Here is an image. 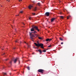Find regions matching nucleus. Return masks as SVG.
I'll list each match as a JSON object with an SVG mask.
<instances>
[{"instance_id":"nucleus-1","label":"nucleus","mask_w":76,"mask_h":76,"mask_svg":"<svg viewBox=\"0 0 76 76\" xmlns=\"http://www.w3.org/2000/svg\"><path fill=\"white\" fill-rule=\"evenodd\" d=\"M34 30L37 31H40V30L38 29V27L37 26H32V28H31V31L32 32H29L30 34V37L31 39L33 40V37H34L35 34H35L36 33V31H34Z\"/></svg>"},{"instance_id":"nucleus-2","label":"nucleus","mask_w":76,"mask_h":76,"mask_svg":"<svg viewBox=\"0 0 76 76\" xmlns=\"http://www.w3.org/2000/svg\"><path fill=\"white\" fill-rule=\"evenodd\" d=\"M37 44L36 43H34V45L35 46L39 47V46H40V48L43 49V45L42 44H39V42H37Z\"/></svg>"},{"instance_id":"nucleus-3","label":"nucleus","mask_w":76,"mask_h":76,"mask_svg":"<svg viewBox=\"0 0 76 76\" xmlns=\"http://www.w3.org/2000/svg\"><path fill=\"white\" fill-rule=\"evenodd\" d=\"M37 72L41 73V74H43V72H44V70L42 69H39L37 70Z\"/></svg>"},{"instance_id":"nucleus-4","label":"nucleus","mask_w":76,"mask_h":76,"mask_svg":"<svg viewBox=\"0 0 76 76\" xmlns=\"http://www.w3.org/2000/svg\"><path fill=\"white\" fill-rule=\"evenodd\" d=\"M50 15V13L49 12H46L45 13V16L47 17L49 16Z\"/></svg>"},{"instance_id":"nucleus-5","label":"nucleus","mask_w":76,"mask_h":76,"mask_svg":"<svg viewBox=\"0 0 76 76\" xmlns=\"http://www.w3.org/2000/svg\"><path fill=\"white\" fill-rule=\"evenodd\" d=\"M18 60V58H16L14 61H13V62H14V63H16V62H17V61Z\"/></svg>"},{"instance_id":"nucleus-6","label":"nucleus","mask_w":76,"mask_h":76,"mask_svg":"<svg viewBox=\"0 0 76 76\" xmlns=\"http://www.w3.org/2000/svg\"><path fill=\"white\" fill-rule=\"evenodd\" d=\"M51 40H52V39H46V41L48 42V41H51Z\"/></svg>"},{"instance_id":"nucleus-7","label":"nucleus","mask_w":76,"mask_h":76,"mask_svg":"<svg viewBox=\"0 0 76 76\" xmlns=\"http://www.w3.org/2000/svg\"><path fill=\"white\" fill-rule=\"evenodd\" d=\"M37 51H38L39 52H40V54H41V53H42V51H41V50L40 49H39V50H37Z\"/></svg>"},{"instance_id":"nucleus-8","label":"nucleus","mask_w":76,"mask_h":76,"mask_svg":"<svg viewBox=\"0 0 76 76\" xmlns=\"http://www.w3.org/2000/svg\"><path fill=\"white\" fill-rule=\"evenodd\" d=\"M32 7H33V6L31 5H29V6H28V8H29V9H31V8Z\"/></svg>"},{"instance_id":"nucleus-9","label":"nucleus","mask_w":76,"mask_h":76,"mask_svg":"<svg viewBox=\"0 0 76 76\" xmlns=\"http://www.w3.org/2000/svg\"><path fill=\"white\" fill-rule=\"evenodd\" d=\"M55 18H52V19H51V22H53V20H55Z\"/></svg>"},{"instance_id":"nucleus-10","label":"nucleus","mask_w":76,"mask_h":76,"mask_svg":"<svg viewBox=\"0 0 76 76\" xmlns=\"http://www.w3.org/2000/svg\"><path fill=\"white\" fill-rule=\"evenodd\" d=\"M37 10V7H35L34 9H33V11L34 12Z\"/></svg>"},{"instance_id":"nucleus-11","label":"nucleus","mask_w":76,"mask_h":76,"mask_svg":"<svg viewBox=\"0 0 76 76\" xmlns=\"http://www.w3.org/2000/svg\"><path fill=\"white\" fill-rule=\"evenodd\" d=\"M38 39L40 40H43V38L40 37H38Z\"/></svg>"},{"instance_id":"nucleus-12","label":"nucleus","mask_w":76,"mask_h":76,"mask_svg":"<svg viewBox=\"0 0 76 76\" xmlns=\"http://www.w3.org/2000/svg\"><path fill=\"white\" fill-rule=\"evenodd\" d=\"M27 69H28V70H30V67H29V66L27 67Z\"/></svg>"},{"instance_id":"nucleus-13","label":"nucleus","mask_w":76,"mask_h":76,"mask_svg":"<svg viewBox=\"0 0 76 76\" xmlns=\"http://www.w3.org/2000/svg\"><path fill=\"white\" fill-rule=\"evenodd\" d=\"M60 19H63V16H60Z\"/></svg>"},{"instance_id":"nucleus-14","label":"nucleus","mask_w":76,"mask_h":76,"mask_svg":"<svg viewBox=\"0 0 76 76\" xmlns=\"http://www.w3.org/2000/svg\"><path fill=\"white\" fill-rule=\"evenodd\" d=\"M37 5H38L39 6H40V3H38Z\"/></svg>"},{"instance_id":"nucleus-15","label":"nucleus","mask_w":76,"mask_h":76,"mask_svg":"<svg viewBox=\"0 0 76 76\" xmlns=\"http://www.w3.org/2000/svg\"><path fill=\"white\" fill-rule=\"evenodd\" d=\"M59 40H60L62 41V39L61 38V37L59 38Z\"/></svg>"},{"instance_id":"nucleus-16","label":"nucleus","mask_w":76,"mask_h":76,"mask_svg":"<svg viewBox=\"0 0 76 76\" xmlns=\"http://www.w3.org/2000/svg\"><path fill=\"white\" fill-rule=\"evenodd\" d=\"M69 18H70V16H67V19H69Z\"/></svg>"},{"instance_id":"nucleus-17","label":"nucleus","mask_w":76,"mask_h":76,"mask_svg":"<svg viewBox=\"0 0 76 76\" xmlns=\"http://www.w3.org/2000/svg\"><path fill=\"white\" fill-rule=\"evenodd\" d=\"M12 61H10V62H9V63H10V64H12Z\"/></svg>"},{"instance_id":"nucleus-18","label":"nucleus","mask_w":76,"mask_h":76,"mask_svg":"<svg viewBox=\"0 0 76 76\" xmlns=\"http://www.w3.org/2000/svg\"><path fill=\"white\" fill-rule=\"evenodd\" d=\"M50 47H51V45H49V46H48V48H50Z\"/></svg>"},{"instance_id":"nucleus-19","label":"nucleus","mask_w":76,"mask_h":76,"mask_svg":"<svg viewBox=\"0 0 76 76\" xmlns=\"http://www.w3.org/2000/svg\"><path fill=\"white\" fill-rule=\"evenodd\" d=\"M32 15H35V13H32Z\"/></svg>"},{"instance_id":"nucleus-20","label":"nucleus","mask_w":76,"mask_h":76,"mask_svg":"<svg viewBox=\"0 0 76 76\" xmlns=\"http://www.w3.org/2000/svg\"><path fill=\"white\" fill-rule=\"evenodd\" d=\"M43 52H46V50H43Z\"/></svg>"},{"instance_id":"nucleus-21","label":"nucleus","mask_w":76,"mask_h":76,"mask_svg":"<svg viewBox=\"0 0 76 76\" xmlns=\"http://www.w3.org/2000/svg\"><path fill=\"white\" fill-rule=\"evenodd\" d=\"M3 74H4V75H6V73H3Z\"/></svg>"},{"instance_id":"nucleus-22","label":"nucleus","mask_w":76,"mask_h":76,"mask_svg":"<svg viewBox=\"0 0 76 76\" xmlns=\"http://www.w3.org/2000/svg\"><path fill=\"white\" fill-rule=\"evenodd\" d=\"M30 46L29 45H28V47L30 48Z\"/></svg>"},{"instance_id":"nucleus-23","label":"nucleus","mask_w":76,"mask_h":76,"mask_svg":"<svg viewBox=\"0 0 76 76\" xmlns=\"http://www.w3.org/2000/svg\"><path fill=\"white\" fill-rule=\"evenodd\" d=\"M18 41V39H17V40L15 41V42H17Z\"/></svg>"},{"instance_id":"nucleus-24","label":"nucleus","mask_w":76,"mask_h":76,"mask_svg":"<svg viewBox=\"0 0 76 76\" xmlns=\"http://www.w3.org/2000/svg\"><path fill=\"white\" fill-rule=\"evenodd\" d=\"M23 13V12L22 11L20 12V13Z\"/></svg>"},{"instance_id":"nucleus-25","label":"nucleus","mask_w":76,"mask_h":76,"mask_svg":"<svg viewBox=\"0 0 76 76\" xmlns=\"http://www.w3.org/2000/svg\"><path fill=\"white\" fill-rule=\"evenodd\" d=\"M31 17H29V20H31Z\"/></svg>"},{"instance_id":"nucleus-26","label":"nucleus","mask_w":76,"mask_h":76,"mask_svg":"<svg viewBox=\"0 0 76 76\" xmlns=\"http://www.w3.org/2000/svg\"><path fill=\"white\" fill-rule=\"evenodd\" d=\"M22 0H18V1L20 2V1H21Z\"/></svg>"},{"instance_id":"nucleus-27","label":"nucleus","mask_w":76,"mask_h":76,"mask_svg":"<svg viewBox=\"0 0 76 76\" xmlns=\"http://www.w3.org/2000/svg\"><path fill=\"white\" fill-rule=\"evenodd\" d=\"M63 44V42H61V45H62Z\"/></svg>"},{"instance_id":"nucleus-28","label":"nucleus","mask_w":76,"mask_h":76,"mask_svg":"<svg viewBox=\"0 0 76 76\" xmlns=\"http://www.w3.org/2000/svg\"><path fill=\"white\" fill-rule=\"evenodd\" d=\"M5 55V53H4L3 54H2V55Z\"/></svg>"},{"instance_id":"nucleus-29","label":"nucleus","mask_w":76,"mask_h":76,"mask_svg":"<svg viewBox=\"0 0 76 76\" xmlns=\"http://www.w3.org/2000/svg\"><path fill=\"white\" fill-rule=\"evenodd\" d=\"M19 16V15H16V16Z\"/></svg>"},{"instance_id":"nucleus-30","label":"nucleus","mask_w":76,"mask_h":76,"mask_svg":"<svg viewBox=\"0 0 76 76\" xmlns=\"http://www.w3.org/2000/svg\"><path fill=\"white\" fill-rule=\"evenodd\" d=\"M25 44H27V45H28V43H26V42H25Z\"/></svg>"},{"instance_id":"nucleus-31","label":"nucleus","mask_w":76,"mask_h":76,"mask_svg":"<svg viewBox=\"0 0 76 76\" xmlns=\"http://www.w3.org/2000/svg\"><path fill=\"white\" fill-rule=\"evenodd\" d=\"M34 48H36L35 47H34Z\"/></svg>"},{"instance_id":"nucleus-32","label":"nucleus","mask_w":76,"mask_h":76,"mask_svg":"<svg viewBox=\"0 0 76 76\" xmlns=\"http://www.w3.org/2000/svg\"><path fill=\"white\" fill-rule=\"evenodd\" d=\"M34 53H32V55H34Z\"/></svg>"},{"instance_id":"nucleus-33","label":"nucleus","mask_w":76,"mask_h":76,"mask_svg":"<svg viewBox=\"0 0 76 76\" xmlns=\"http://www.w3.org/2000/svg\"><path fill=\"white\" fill-rule=\"evenodd\" d=\"M7 60H8V59H5V61H7Z\"/></svg>"},{"instance_id":"nucleus-34","label":"nucleus","mask_w":76,"mask_h":76,"mask_svg":"<svg viewBox=\"0 0 76 76\" xmlns=\"http://www.w3.org/2000/svg\"><path fill=\"white\" fill-rule=\"evenodd\" d=\"M11 73H9V75H11Z\"/></svg>"},{"instance_id":"nucleus-35","label":"nucleus","mask_w":76,"mask_h":76,"mask_svg":"<svg viewBox=\"0 0 76 76\" xmlns=\"http://www.w3.org/2000/svg\"><path fill=\"white\" fill-rule=\"evenodd\" d=\"M48 49H46V50H48Z\"/></svg>"},{"instance_id":"nucleus-36","label":"nucleus","mask_w":76,"mask_h":76,"mask_svg":"<svg viewBox=\"0 0 76 76\" xmlns=\"http://www.w3.org/2000/svg\"><path fill=\"white\" fill-rule=\"evenodd\" d=\"M13 49H15V48H14Z\"/></svg>"},{"instance_id":"nucleus-37","label":"nucleus","mask_w":76,"mask_h":76,"mask_svg":"<svg viewBox=\"0 0 76 76\" xmlns=\"http://www.w3.org/2000/svg\"><path fill=\"white\" fill-rule=\"evenodd\" d=\"M4 50L3 49H2V50Z\"/></svg>"},{"instance_id":"nucleus-38","label":"nucleus","mask_w":76,"mask_h":76,"mask_svg":"<svg viewBox=\"0 0 76 76\" xmlns=\"http://www.w3.org/2000/svg\"><path fill=\"white\" fill-rule=\"evenodd\" d=\"M9 1V0H7V1Z\"/></svg>"},{"instance_id":"nucleus-39","label":"nucleus","mask_w":76,"mask_h":76,"mask_svg":"<svg viewBox=\"0 0 76 76\" xmlns=\"http://www.w3.org/2000/svg\"><path fill=\"white\" fill-rule=\"evenodd\" d=\"M1 7H2V6H1Z\"/></svg>"},{"instance_id":"nucleus-40","label":"nucleus","mask_w":76,"mask_h":76,"mask_svg":"<svg viewBox=\"0 0 76 76\" xmlns=\"http://www.w3.org/2000/svg\"><path fill=\"white\" fill-rule=\"evenodd\" d=\"M70 1H72V0H70Z\"/></svg>"},{"instance_id":"nucleus-41","label":"nucleus","mask_w":76,"mask_h":76,"mask_svg":"<svg viewBox=\"0 0 76 76\" xmlns=\"http://www.w3.org/2000/svg\"><path fill=\"white\" fill-rule=\"evenodd\" d=\"M23 24L24 25V24L23 23Z\"/></svg>"},{"instance_id":"nucleus-42","label":"nucleus","mask_w":76,"mask_h":76,"mask_svg":"<svg viewBox=\"0 0 76 76\" xmlns=\"http://www.w3.org/2000/svg\"><path fill=\"white\" fill-rule=\"evenodd\" d=\"M19 63H20V62L19 61Z\"/></svg>"},{"instance_id":"nucleus-43","label":"nucleus","mask_w":76,"mask_h":76,"mask_svg":"<svg viewBox=\"0 0 76 76\" xmlns=\"http://www.w3.org/2000/svg\"><path fill=\"white\" fill-rule=\"evenodd\" d=\"M58 43H56V44H57Z\"/></svg>"},{"instance_id":"nucleus-44","label":"nucleus","mask_w":76,"mask_h":76,"mask_svg":"<svg viewBox=\"0 0 76 76\" xmlns=\"http://www.w3.org/2000/svg\"><path fill=\"white\" fill-rule=\"evenodd\" d=\"M23 73H24V72H23Z\"/></svg>"},{"instance_id":"nucleus-45","label":"nucleus","mask_w":76,"mask_h":76,"mask_svg":"<svg viewBox=\"0 0 76 76\" xmlns=\"http://www.w3.org/2000/svg\"><path fill=\"white\" fill-rule=\"evenodd\" d=\"M8 2H9V1Z\"/></svg>"}]
</instances>
